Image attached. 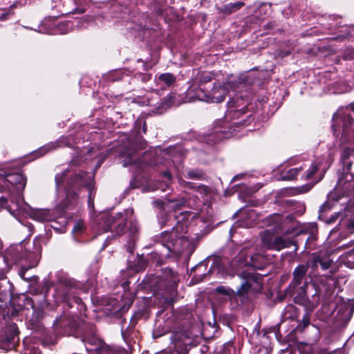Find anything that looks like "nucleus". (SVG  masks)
I'll return each mask as SVG.
<instances>
[{
  "label": "nucleus",
  "instance_id": "nucleus-1",
  "mask_svg": "<svg viewBox=\"0 0 354 354\" xmlns=\"http://www.w3.org/2000/svg\"><path fill=\"white\" fill-rule=\"evenodd\" d=\"M190 213L187 211L163 215L159 220L161 227H171L156 235L153 241L165 247L170 253L180 254L191 247V243L185 234L188 231Z\"/></svg>",
  "mask_w": 354,
  "mask_h": 354
},
{
  "label": "nucleus",
  "instance_id": "nucleus-2",
  "mask_svg": "<svg viewBox=\"0 0 354 354\" xmlns=\"http://www.w3.org/2000/svg\"><path fill=\"white\" fill-rule=\"evenodd\" d=\"M171 314L165 321L166 328H163L162 332L155 329L153 333V338H158L171 332V344L169 351H165L160 354H188L192 347L194 346V335L191 329L185 327L183 324H178L173 318Z\"/></svg>",
  "mask_w": 354,
  "mask_h": 354
},
{
  "label": "nucleus",
  "instance_id": "nucleus-3",
  "mask_svg": "<svg viewBox=\"0 0 354 354\" xmlns=\"http://www.w3.org/2000/svg\"><path fill=\"white\" fill-rule=\"evenodd\" d=\"M162 275L147 274L142 281L145 288H149L154 293L162 295L170 304L175 301L177 288L180 281L176 272L171 268L162 269Z\"/></svg>",
  "mask_w": 354,
  "mask_h": 354
},
{
  "label": "nucleus",
  "instance_id": "nucleus-4",
  "mask_svg": "<svg viewBox=\"0 0 354 354\" xmlns=\"http://www.w3.org/2000/svg\"><path fill=\"white\" fill-rule=\"evenodd\" d=\"M83 285L73 278L62 277L58 280L53 297L56 304H64L69 308H76L77 313L86 315L87 308L80 297Z\"/></svg>",
  "mask_w": 354,
  "mask_h": 354
},
{
  "label": "nucleus",
  "instance_id": "nucleus-5",
  "mask_svg": "<svg viewBox=\"0 0 354 354\" xmlns=\"http://www.w3.org/2000/svg\"><path fill=\"white\" fill-rule=\"evenodd\" d=\"M42 248L41 244L34 243V250H28L22 243L9 246L3 254V259L8 265L28 264L37 266L41 258Z\"/></svg>",
  "mask_w": 354,
  "mask_h": 354
},
{
  "label": "nucleus",
  "instance_id": "nucleus-6",
  "mask_svg": "<svg viewBox=\"0 0 354 354\" xmlns=\"http://www.w3.org/2000/svg\"><path fill=\"white\" fill-rule=\"evenodd\" d=\"M82 334L78 338L84 343L86 350L95 354H120L113 347L106 344L96 333L94 324H83Z\"/></svg>",
  "mask_w": 354,
  "mask_h": 354
},
{
  "label": "nucleus",
  "instance_id": "nucleus-7",
  "mask_svg": "<svg viewBox=\"0 0 354 354\" xmlns=\"http://www.w3.org/2000/svg\"><path fill=\"white\" fill-rule=\"evenodd\" d=\"M81 205L77 192H66V196L53 209L59 220L60 227H64L70 221L77 217L80 212Z\"/></svg>",
  "mask_w": 354,
  "mask_h": 354
},
{
  "label": "nucleus",
  "instance_id": "nucleus-8",
  "mask_svg": "<svg viewBox=\"0 0 354 354\" xmlns=\"http://www.w3.org/2000/svg\"><path fill=\"white\" fill-rule=\"evenodd\" d=\"M132 213L133 211L129 212L128 209L115 214L102 212L96 216L95 221L100 230L104 232L110 231L117 236H121L126 232L129 216Z\"/></svg>",
  "mask_w": 354,
  "mask_h": 354
},
{
  "label": "nucleus",
  "instance_id": "nucleus-9",
  "mask_svg": "<svg viewBox=\"0 0 354 354\" xmlns=\"http://www.w3.org/2000/svg\"><path fill=\"white\" fill-rule=\"evenodd\" d=\"M68 170H64L61 174H56L55 177V184L57 187H60L66 180L64 185L65 192H77L78 194L82 187L86 186L91 187V180L93 178L88 173L80 171L73 176L66 178Z\"/></svg>",
  "mask_w": 354,
  "mask_h": 354
},
{
  "label": "nucleus",
  "instance_id": "nucleus-10",
  "mask_svg": "<svg viewBox=\"0 0 354 354\" xmlns=\"http://www.w3.org/2000/svg\"><path fill=\"white\" fill-rule=\"evenodd\" d=\"M243 281L236 290V294L244 304L248 301L250 292H257L263 288L262 276L256 272L243 270L237 274Z\"/></svg>",
  "mask_w": 354,
  "mask_h": 354
},
{
  "label": "nucleus",
  "instance_id": "nucleus-11",
  "mask_svg": "<svg viewBox=\"0 0 354 354\" xmlns=\"http://www.w3.org/2000/svg\"><path fill=\"white\" fill-rule=\"evenodd\" d=\"M87 323L84 321L77 320L73 315L62 314L56 317L53 326L57 334L78 338L82 333L83 324Z\"/></svg>",
  "mask_w": 354,
  "mask_h": 354
},
{
  "label": "nucleus",
  "instance_id": "nucleus-12",
  "mask_svg": "<svg viewBox=\"0 0 354 354\" xmlns=\"http://www.w3.org/2000/svg\"><path fill=\"white\" fill-rule=\"evenodd\" d=\"M354 118L350 114H335L333 116L331 129L333 136L337 138L339 137L341 143H347L353 137Z\"/></svg>",
  "mask_w": 354,
  "mask_h": 354
},
{
  "label": "nucleus",
  "instance_id": "nucleus-13",
  "mask_svg": "<svg viewBox=\"0 0 354 354\" xmlns=\"http://www.w3.org/2000/svg\"><path fill=\"white\" fill-rule=\"evenodd\" d=\"M313 292L309 295L308 287L305 283L299 287L297 295L294 297V302L305 308L306 311L313 312L319 305L320 301V290L313 284Z\"/></svg>",
  "mask_w": 354,
  "mask_h": 354
},
{
  "label": "nucleus",
  "instance_id": "nucleus-14",
  "mask_svg": "<svg viewBox=\"0 0 354 354\" xmlns=\"http://www.w3.org/2000/svg\"><path fill=\"white\" fill-rule=\"evenodd\" d=\"M262 243L268 250L280 251L283 249L295 245L297 250V243L293 239H285L283 236H274L266 234L262 237Z\"/></svg>",
  "mask_w": 354,
  "mask_h": 354
},
{
  "label": "nucleus",
  "instance_id": "nucleus-15",
  "mask_svg": "<svg viewBox=\"0 0 354 354\" xmlns=\"http://www.w3.org/2000/svg\"><path fill=\"white\" fill-rule=\"evenodd\" d=\"M309 269L308 264H299L292 272V279L289 286L285 290L286 297H292L297 291L298 287L301 285L306 278L307 272Z\"/></svg>",
  "mask_w": 354,
  "mask_h": 354
},
{
  "label": "nucleus",
  "instance_id": "nucleus-16",
  "mask_svg": "<svg viewBox=\"0 0 354 354\" xmlns=\"http://www.w3.org/2000/svg\"><path fill=\"white\" fill-rule=\"evenodd\" d=\"M10 305V308H8V314L12 317L18 316L19 313L24 310L34 309L35 308L32 299L24 294L12 298Z\"/></svg>",
  "mask_w": 354,
  "mask_h": 354
},
{
  "label": "nucleus",
  "instance_id": "nucleus-17",
  "mask_svg": "<svg viewBox=\"0 0 354 354\" xmlns=\"http://www.w3.org/2000/svg\"><path fill=\"white\" fill-rule=\"evenodd\" d=\"M306 165V168L302 171L303 173L301 175V179L304 180H313V184L312 185H306V187H308L305 190V192H308L314 185L323 179L324 172H319V169L322 165V162L320 161L315 160L312 162L310 165Z\"/></svg>",
  "mask_w": 354,
  "mask_h": 354
},
{
  "label": "nucleus",
  "instance_id": "nucleus-18",
  "mask_svg": "<svg viewBox=\"0 0 354 354\" xmlns=\"http://www.w3.org/2000/svg\"><path fill=\"white\" fill-rule=\"evenodd\" d=\"M354 313V304L342 303L337 306L334 324L336 327L343 328L346 326Z\"/></svg>",
  "mask_w": 354,
  "mask_h": 354
},
{
  "label": "nucleus",
  "instance_id": "nucleus-19",
  "mask_svg": "<svg viewBox=\"0 0 354 354\" xmlns=\"http://www.w3.org/2000/svg\"><path fill=\"white\" fill-rule=\"evenodd\" d=\"M19 331L16 324H12L5 327L1 343L3 346L8 349H12L19 342Z\"/></svg>",
  "mask_w": 354,
  "mask_h": 354
},
{
  "label": "nucleus",
  "instance_id": "nucleus-20",
  "mask_svg": "<svg viewBox=\"0 0 354 354\" xmlns=\"http://www.w3.org/2000/svg\"><path fill=\"white\" fill-rule=\"evenodd\" d=\"M2 177L3 183H8L13 186L17 192L21 194L25 189L27 182V178L22 174L19 172H3L0 174Z\"/></svg>",
  "mask_w": 354,
  "mask_h": 354
},
{
  "label": "nucleus",
  "instance_id": "nucleus-21",
  "mask_svg": "<svg viewBox=\"0 0 354 354\" xmlns=\"http://www.w3.org/2000/svg\"><path fill=\"white\" fill-rule=\"evenodd\" d=\"M215 292L218 294L227 296L232 309L239 310L244 305L243 301H241L239 297L232 288L225 286H219L216 288Z\"/></svg>",
  "mask_w": 354,
  "mask_h": 354
},
{
  "label": "nucleus",
  "instance_id": "nucleus-22",
  "mask_svg": "<svg viewBox=\"0 0 354 354\" xmlns=\"http://www.w3.org/2000/svg\"><path fill=\"white\" fill-rule=\"evenodd\" d=\"M31 218L35 221L39 222L50 221L54 224L51 225V227L55 230H60L62 227H57L56 225H59V221L56 218V214H51L50 210L46 209H40L33 210L31 213Z\"/></svg>",
  "mask_w": 354,
  "mask_h": 354
},
{
  "label": "nucleus",
  "instance_id": "nucleus-23",
  "mask_svg": "<svg viewBox=\"0 0 354 354\" xmlns=\"http://www.w3.org/2000/svg\"><path fill=\"white\" fill-rule=\"evenodd\" d=\"M240 96H236L235 98H231L227 103V112L225 114L226 120L239 119L243 114L248 111L247 105H244L241 109H238L241 106L239 104V98Z\"/></svg>",
  "mask_w": 354,
  "mask_h": 354
},
{
  "label": "nucleus",
  "instance_id": "nucleus-24",
  "mask_svg": "<svg viewBox=\"0 0 354 354\" xmlns=\"http://www.w3.org/2000/svg\"><path fill=\"white\" fill-rule=\"evenodd\" d=\"M353 151L351 148L346 147L343 149L341 153V162L342 164L343 175L347 181L353 180V174L350 172L353 165V162L351 160L350 158Z\"/></svg>",
  "mask_w": 354,
  "mask_h": 354
},
{
  "label": "nucleus",
  "instance_id": "nucleus-25",
  "mask_svg": "<svg viewBox=\"0 0 354 354\" xmlns=\"http://www.w3.org/2000/svg\"><path fill=\"white\" fill-rule=\"evenodd\" d=\"M32 310V315L28 321V326L30 329L39 332L43 330L42 320L47 317V315L42 308H34Z\"/></svg>",
  "mask_w": 354,
  "mask_h": 354
},
{
  "label": "nucleus",
  "instance_id": "nucleus-26",
  "mask_svg": "<svg viewBox=\"0 0 354 354\" xmlns=\"http://www.w3.org/2000/svg\"><path fill=\"white\" fill-rule=\"evenodd\" d=\"M149 264V257L144 254H138L133 261L128 262V272L139 273L144 272Z\"/></svg>",
  "mask_w": 354,
  "mask_h": 354
},
{
  "label": "nucleus",
  "instance_id": "nucleus-27",
  "mask_svg": "<svg viewBox=\"0 0 354 354\" xmlns=\"http://www.w3.org/2000/svg\"><path fill=\"white\" fill-rule=\"evenodd\" d=\"M245 5L244 1L239 0L235 2H230L216 7L218 14L224 17L229 16L234 12L240 10Z\"/></svg>",
  "mask_w": 354,
  "mask_h": 354
},
{
  "label": "nucleus",
  "instance_id": "nucleus-28",
  "mask_svg": "<svg viewBox=\"0 0 354 354\" xmlns=\"http://www.w3.org/2000/svg\"><path fill=\"white\" fill-rule=\"evenodd\" d=\"M250 254L249 250L244 248L241 250L232 261V266L236 269L250 267Z\"/></svg>",
  "mask_w": 354,
  "mask_h": 354
},
{
  "label": "nucleus",
  "instance_id": "nucleus-29",
  "mask_svg": "<svg viewBox=\"0 0 354 354\" xmlns=\"http://www.w3.org/2000/svg\"><path fill=\"white\" fill-rule=\"evenodd\" d=\"M313 263L314 267H317L319 265L323 270H326L331 266L333 260L330 259L328 254L317 252L313 254Z\"/></svg>",
  "mask_w": 354,
  "mask_h": 354
},
{
  "label": "nucleus",
  "instance_id": "nucleus-30",
  "mask_svg": "<svg viewBox=\"0 0 354 354\" xmlns=\"http://www.w3.org/2000/svg\"><path fill=\"white\" fill-rule=\"evenodd\" d=\"M151 314L150 307L143 304L138 307L137 310L131 316V320L134 321L133 322L137 324L140 320H147L150 317Z\"/></svg>",
  "mask_w": 354,
  "mask_h": 354
},
{
  "label": "nucleus",
  "instance_id": "nucleus-31",
  "mask_svg": "<svg viewBox=\"0 0 354 354\" xmlns=\"http://www.w3.org/2000/svg\"><path fill=\"white\" fill-rule=\"evenodd\" d=\"M227 90L223 87H219L218 88H214L212 90L209 95L207 96V99H203L208 102L220 103L225 100L227 95Z\"/></svg>",
  "mask_w": 354,
  "mask_h": 354
},
{
  "label": "nucleus",
  "instance_id": "nucleus-32",
  "mask_svg": "<svg viewBox=\"0 0 354 354\" xmlns=\"http://www.w3.org/2000/svg\"><path fill=\"white\" fill-rule=\"evenodd\" d=\"M249 261L250 267H252L255 270H262L264 268L266 265V259L264 256L259 253L250 254Z\"/></svg>",
  "mask_w": 354,
  "mask_h": 354
},
{
  "label": "nucleus",
  "instance_id": "nucleus-33",
  "mask_svg": "<svg viewBox=\"0 0 354 354\" xmlns=\"http://www.w3.org/2000/svg\"><path fill=\"white\" fill-rule=\"evenodd\" d=\"M130 319L129 326L125 328H122L121 334L123 339L127 343L131 342L133 337H136V334L138 332L136 330V324Z\"/></svg>",
  "mask_w": 354,
  "mask_h": 354
},
{
  "label": "nucleus",
  "instance_id": "nucleus-34",
  "mask_svg": "<svg viewBox=\"0 0 354 354\" xmlns=\"http://www.w3.org/2000/svg\"><path fill=\"white\" fill-rule=\"evenodd\" d=\"M175 102V95L172 93L168 94L161 100L160 105L156 108V113L161 114L171 107Z\"/></svg>",
  "mask_w": 354,
  "mask_h": 354
},
{
  "label": "nucleus",
  "instance_id": "nucleus-35",
  "mask_svg": "<svg viewBox=\"0 0 354 354\" xmlns=\"http://www.w3.org/2000/svg\"><path fill=\"white\" fill-rule=\"evenodd\" d=\"M306 168V165H302L299 167L290 169L286 172L281 174V178L283 180H293Z\"/></svg>",
  "mask_w": 354,
  "mask_h": 354
},
{
  "label": "nucleus",
  "instance_id": "nucleus-36",
  "mask_svg": "<svg viewBox=\"0 0 354 354\" xmlns=\"http://www.w3.org/2000/svg\"><path fill=\"white\" fill-rule=\"evenodd\" d=\"M136 150L132 147H125L122 151H121V156L124 157V165L128 166L133 165L137 158H136Z\"/></svg>",
  "mask_w": 354,
  "mask_h": 354
},
{
  "label": "nucleus",
  "instance_id": "nucleus-37",
  "mask_svg": "<svg viewBox=\"0 0 354 354\" xmlns=\"http://www.w3.org/2000/svg\"><path fill=\"white\" fill-rule=\"evenodd\" d=\"M185 177L189 179L198 180H205L207 178V176L205 172L203 169L198 168L192 169L187 171Z\"/></svg>",
  "mask_w": 354,
  "mask_h": 354
},
{
  "label": "nucleus",
  "instance_id": "nucleus-38",
  "mask_svg": "<svg viewBox=\"0 0 354 354\" xmlns=\"http://www.w3.org/2000/svg\"><path fill=\"white\" fill-rule=\"evenodd\" d=\"M139 225L136 221H130L127 232L129 233V241H135L138 239L139 232Z\"/></svg>",
  "mask_w": 354,
  "mask_h": 354
},
{
  "label": "nucleus",
  "instance_id": "nucleus-39",
  "mask_svg": "<svg viewBox=\"0 0 354 354\" xmlns=\"http://www.w3.org/2000/svg\"><path fill=\"white\" fill-rule=\"evenodd\" d=\"M311 313L310 311H306L302 317L301 321L298 324L295 328L296 332L302 333L304 329L310 325Z\"/></svg>",
  "mask_w": 354,
  "mask_h": 354
},
{
  "label": "nucleus",
  "instance_id": "nucleus-40",
  "mask_svg": "<svg viewBox=\"0 0 354 354\" xmlns=\"http://www.w3.org/2000/svg\"><path fill=\"white\" fill-rule=\"evenodd\" d=\"M158 80L160 82L163 83L167 86H171L176 82V77L171 73H165L160 74Z\"/></svg>",
  "mask_w": 354,
  "mask_h": 354
},
{
  "label": "nucleus",
  "instance_id": "nucleus-41",
  "mask_svg": "<svg viewBox=\"0 0 354 354\" xmlns=\"http://www.w3.org/2000/svg\"><path fill=\"white\" fill-rule=\"evenodd\" d=\"M284 315L286 317V319H296L299 316V309L294 305L289 304L284 309Z\"/></svg>",
  "mask_w": 354,
  "mask_h": 354
},
{
  "label": "nucleus",
  "instance_id": "nucleus-42",
  "mask_svg": "<svg viewBox=\"0 0 354 354\" xmlns=\"http://www.w3.org/2000/svg\"><path fill=\"white\" fill-rule=\"evenodd\" d=\"M224 265L222 259L218 257L213 259L212 264L208 271V273H214L216 270L218 272H221L223 270Z\"/></svg>",
  "mask_w": 354,
  "mask_h": 354
},
{
  "label": "nucleus",
  "instance_id": "nucleus-43",
  "mask_svg": "<svg viewBox=\"0 0 354 354\" xmlns=\"http://www.w3.org/2000/svg\"><path fill=\"white\" fill-rule=\"evenodd\" d=\"M90 185H91V187L86 186L85 188L88 192V205H92L93 206L94 205V198H95V190L94 180H93V178L91 180Z\"/></svg>",
  "mask_w": 354,
  "mask_h": 354
},
{
  "label": "nucleus",
  "instance_id": "nucleus-44",
  "mask_svg": "<svg viewBox=\"0 0 354 354\" xmlns=\"http://www.w3.org/2000/svg\"><path fill=\"white\" fill-rule=\"evenodd\" d=\"M35 266H32L30 265V263H29L28 264H22V266H21V267H20V268L19 270V274L20 277L21 279H23L24 281H30L31 277H26V273L28 270H29L30 268H35Z\"/></svg>",
  "mask_w": 354,
  "mask_h": 354
},
{
  "label": "nucleus",
  "instance_id": "nucleus-45",
  "mask_svg": "<svg viewBox=\"0 0 354 354\" xmlns=\"http://www.w3.org/2000/svg\"><path fill=\"white\" fill-rule=\"evenodd\" d=\"M351 37L350 32L347 28L342 34H338L335 37H331L332 40L342 42L344 40L349 39Z\"/></svg>",
  "mask_w": 354,
  "mask_h": 354
},
{
  "label": "nucleus",
  "instance_id": "nucleus-46",
  "mask_svg": "<svg viewBox=\"0 0 354 354\" xmlns=\"http://www.w3.org/2000/svg\"><path fill=\"white\" fill-rule=\"evenodd\" d=\"M85 229L84 221L79 219L74 225L73 232L77 234H81Z\"/></svg>",
  "mask_w": 354,
  "mask_h": 354
},
{
  "label": "nucleus",
  "instance_id": "nucleus-47",
  "mask_svg": "<svg viewBox=\"0 0 354 354\" xmlns=\"http://www.w3.org/2000/svg\"><path fill=\"white\" fill-rule=\"evenodd\" d=\"M172 208L174 209L180 210L182 207H185L187 203L185 198H182L180 200L171 201Z\"/></svg>",
  "mask_w": 354,
  "mask_h": 354
},
{
  "label": "nucleus",
  "instance_id": "nucleus-48",
  "mask_svg": "<svg viewBox=\"0 0 354 354\" xmlns=\"http://www.w3.org/2000/svg\"><path fill=\"white\" fill-rule=\"evenodd\" d=\"M180 185H181V186L183 188L189 189H192V190H194L195 192H196L197 187H198V185L196 183H192V182L186 181V180H183L180 182Z\"/></svg>",
  "mask_w": 354,
  "mask_h": 354
},
{
  "label": "nucleus",
  "instance_id": "nucleus-49",
  "mask_svg": "<svg viewBox=\"0 0 354 354\" xmlns=\"http://www.w3.org/2000/svg\"><path fill=\"white\" fill-rule=\"evenodd\" d=\"M343 59L344 60L351 61L354 59V49L346 48L343 53Z\"/></svg>",
  "mask_w": 354,
  "mask_h": 354
},
{
  "label": "nucleus",
  "instance_id": "nucleus-50",
  "mask_svg": "<svg viewBox=\"0 0 354 354\" xmlns=\"http://www.w3.org/2000/svg\"><path fill=\"white\" fill-rule=\"evenodd\" d=\"M196 192L207 196L210 194V189L205 185H198L197 187Z\"/></svg>",
  "mask_w": 354,
  "mask_h": 354
},
{
  "label": "nucleus",
  "instance_id": "nucleus-51",
  "mask_svg": "<svg viewBox=\"0 0 354 354\" xmlns=\"http://www.w3.org/2000/svg\"><path fill=\"white\" fill-rule=\"evenodd\" d=\"M136 76L138 77V78H140L141 81L144 83L147 82L151 79V74L147 73H138L136 74Z\"/></svg>",
  "mask_w": 354,
  "mask_h": 354
},
{
  "label": "nucleus",
  "instance_id": "nucleus-52",
  "mask_svg": "<svg viewBox=\"0 0 354 354\" xmlns=\"http://www.w3.org/2000/svg\"><path fill=\"white\" fill-rule=\"evenodd\" d=\"M332 207H333L332 203H330L329 201H326L324 204H322L320 206L319 212L323 213L326 211L330 210L332 209Z\"/></svg>",
  "mask_w": 354,
  "mask_h": 354
},
{
  "label": "nucleus",
  "instance_id": "nucleus-53",
  "mask_svg": "<svg viewBox=\"0 0 354 354\" xmlns=\"http://www.w3.org/2000/svg\"><path fill=\"white\" fill-rule=\"evenodd\" d=\"M161 176L162 177V178L168 181H171L172 179V174L171 171L168 169L161 172Z\"/></svg>",
  "mask_w": 354,
  "mask_h": 354
},
{
  "label": "nucleus",
  "instance_id": "nucleus-54",
  "mask_svg": "<svg viewBox=\"0 0 354 354\" xmlns=\"http://www.w3.org/2000/svg\"><path fill=\"white\" fill-rule=\"evenodd\" d=\"M317 235L313 232H311L306 239V243H311L312 242L317 241Z\"/></svg>",
  "mask_w": 354,
  "mask_h": 354
},
{
  "label": "nucleus",
  "instance_id": "nucleus-55",
  "mask_svg": "<svg viewBox=\"0 0 354 354\" xmlns=\"http://www.w3.org/2000/svg\"><path fill=\"white\" fill-rule=\"evenodd\" d=\"M113 81H119L122 79L121 75V73L120 71H116L110 75Z\"/></svg>",
  "mask_w": 354,
  "mask_h": 354
},
{
  "label": "nucleus",
  "instance_id": "nucleus-56",
  "mask_svg": "<svg viewBox=\"0 0 354 354\" xmlns=\"http://www.w3.org/2000/svg\"><path fill=\"white\" fill-rule=\"evenodd\" d=\"M339 216V212H336V213L333 214L327 220V223H328V224L334 223L337 221V219L338 218Z\"/></svg>",
  "mask_w": 354,
  "mask_h": 354
},
{
  "label": "nucleus",
  "instance_id": "nucleus-57",
  "mask_svg": "<svg viewBox=\"0 0 354 354\" xmlns=\"http://www.w3.org/2000/svg\"><path fill=\"white\" fill-rule=\"evenodd\" d=\"M277 24L275 21H270L264 25V29L271 30L276 28Z\"/></svg>",
  "mask_w": 354,
  "mask_h": 354
},
{
  "label": "nucleus",
  "instance_id": "nucleus-58",
  "mask_svg": "<svg viewBox=\"0 0 354 354\" xmlns=\"http://www.w3.org/2000/svg\"><path fill=\"white\" fill-rule=\"evenodd\" d=\"M215 134L216 135V137H217L218 140H221L223 138H226L225 132L224 131H222V130H216L215 131Z\"/></svg>",
  "mask_w": 354,
  "mask_h": 354
},
{
  "label": "nucleus",
  "instance_id": "nucleus-59",
  "mask_svg": "<svg viewBox=\"0 0 354 354\" xmlns=\"http://www.w3.org/2000/svg\"><path fill=\"white\" fill-rule=\"evenodd\" d=\"M10 15V12H5L0 13V20L5 21L8 19V16Z\"/></svg>",
  "mask_w": 354,
  "mask_h": 354
},
{
  "label": "nucleus",
  "instance_id": "nucleus-60",
  "mask_svg": "<svg viewBox=\"0 0 354 354\" xmlns=\"http://www.w3.org/2000/svg\"><path fill=\"white\" fill-rule=\"evenodd\" d=\"M49 289H50V286H48V283L46 282L43 285V286H42V288H41V293L44 292V295L46 297L47 293H48V290H49Z\"/></svg>",
  "mask_w": 354,
  "mask_h": 354
},
{
  "label": "nucleus",
  "instance_id": "nucleus-61",
  "mask_svg": "<svg viewBox=\"0 0 354 354\" xmlns=\"http://www.w3.org/2000/svg\"><path fill=\"white\" fill-rule=\"evenodd\" d=\"M138 62H142V67H143V70L145 71H147L148 70H149L151 68L150 66H149V65L147 64V62H144L142 59H138L137 60Z\"/></svg>",
  "mask_w": 354,
  "mask_h": 354
},
{
  "label": "nucleus",
  "instance_id": "nucleus-62",
  "mask_svg": "<svg viewBox=\"0 0 354 354\" xmlns=\"http://www.w3.org/2000/svg\"><path fill=\"white\" fill-rule=\"evenodd\" d=\"M347 230L351 232H354V221H350L349 223L347 225Z\"/></svg>",
  "mask_w": 354,
  "mask_h": 354
},
{
  "label": "nucleus",
  "instance_id": "nucleus-63",
  "mask_svg": "<svg viewBox=\"0 0 354 354\" xmlns=\"http://www.w3.org/2000/svg\"><path fill=\"white\" fill-rule=\"evenodd\" d=\"M8 202V198L6 197H4V196H1L0 197V206H3L6 204V203Z\"/></svg>",
  "mask_w": 354,
  "mask_h": 354
},
{
  "label": "nucleus",
  "instance_id": "nucleus-64",
  "mask_svg": "<svg viewBox=\"0 0 354 354\" xmlns=\"http://www.w3.org/2000/svg\"><path fill=\"white\" fill-rule=\"evenodd\" d=\"M348 108L354 113V102L348 104Z\"/></svg>",
  "mask_w": 354,
  "mask_h": 354
}]
</instances>
